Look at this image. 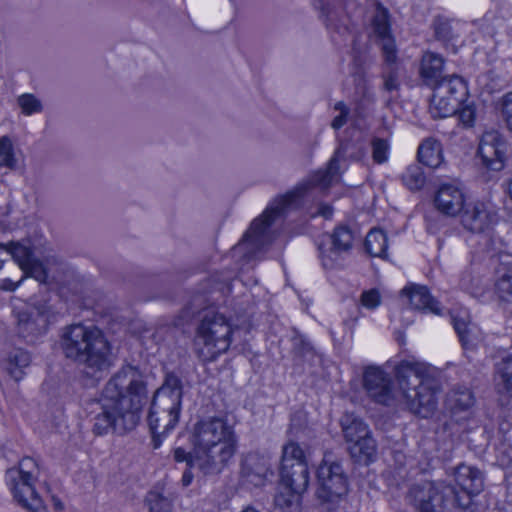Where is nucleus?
I'll return each instance as SVG.
<instances>
[{"mask_svg": "<svg viewBox=\"0 0 512 512\" xmlns=\"http://www.w3.org/2000/svg\"><path fill=\"white\" fill-rule=\"evenodd\" d=\"M394 374L398 393L389 374L380 367H367L363 373V387L367 395L378 404H403L410 412L429 417L436 408L439 392L434 369L425 363L402 360L395 366Z\"/></svg>", "mask_w": 512, "mask_h": 512, "instance_id": "f257e3e1", "label": "nucleus"}, {"mask_svg": "<svg viewBox=\"0 0 512 512\" xmlns=\"http://www.w3.org/2000/svg\"><path fill=\"white\" fill-rule=\"evenodd\" d=\"M147 399L143 373L131 365L122 367L102 391L101 412L94 418L93 432L97 435L109 431L124 434L133 430L140 421Z\"/></svg>", "mask_w": 512, "mask_h": 512, "instance_id": "f03ea898", "label": "nucleus"}, {"mask_svg": "<svg viewBox=\"0 0 512 512\" xmlns=\"http://www.w3.org/2000/svg\"><path fill=\"white\" fill-rule=\"evenodd\" d=\"M339 174V161L333 156L325 170H318L299 182L286 194L278 196L266 208L261 217L255 219L242 240L233 248V254L242 253L247 260L255 259L266 251L273 241L269 231L273 221L292 209L302 207L304 200L315 189L325 192Z\"/></svg>", "mask_w": 512, "mask_h": 512, "instance_id": "7ed1b4c3", "label": "nucleus"}, {"mask_svg": "<svg viewBox=\"0 0 512 512\" xmlns=\"http://www.w3.org/2000/svg\"><path fill=\"white\" fill-rule=\"evenodd\" d=\"M190 441L191 451L178 447L174 450V459L186 462L190 468H197L204 476L219 474L237 450L233 427L219 417L198 421Z\"/></svg>", "mask_w": 512, "mask_h": 512, "instance_id": "20e7f679", "label": "nucleus"}, {"mask_svg": "<svg viewBox=\"0 0 512 512\" xmlns=\"http://www.w3.org/2000/svg\"><path fill=\"white\" fill-rule=\"evenodd\" d=\"M61 348L65 357L94 375L112 365L111 345L101 329L94 325L72 324L61 336Z\"/></svg>", "mask_w": 512, "mask_h": 512, "instance_id": "39448f33", "label": "nucleus"}, {"mask_svg": "<svg viewBox=\"0 0 512 512\" xmlns=\"http://www.w3.org/2000/svg\"><path fill=\"white\" fill-rule=\"evenodd\" d=\"M233 329L221 313L207 310L201 317L195 332L194 348L203 362H212L225 353L232 343Z\"/></svg>", "mask_w": 512, "mask_h": 512, "instance_id": "423d86ee", "label": "nucleus"}, {"mask_svg": "<svg viewBox=\"0 0 512 512\" xmlns=\"http://www.w3.org/2000/svg\"><path fill=\"white\" fill-rule=\"evenodd\" d=\"M406 500L417 512H443L447 507L465 506L469 497H455L453 486L444 481L424 480L409 487Z\"/></svg>", "mask_w": 512, "mask_h": 512, "instance_id": "0eeeda50", "label": "nucleus"}, {"mask_svg": "<svg viewBox=\"0 0 512 512\" xmlns=\"http://www.w3.org/2000/svg\"><path fill=\"white\" fill-rule=\"evenodd\" d=\"M39 474V466L31 457L22 458L17 467L6 471V482L13 498L29 512H48L35 487Z\"/></svg>", "mask_w": 512, "mask_h": 512, "instance_id": "6e6552de", "label": "nucleus"}, {"mask_svg": "<svg viewBox=\"0 0 512 512\" xmlns=\"http://www.w3.org/2000/svg\"><path fill=\"white\" fill-rule=\"evenodd\" d=\"M430 113L433 118H445L456 114L457 109L468 94L465 81L458 75L443 78L442 82L431 87Z\"/></svg>", "mask_w": 512, "mask_h": 512, "instance_id": "1a4fd4ad", "label": "nucleus"}, {"mask_svg": "<svg viewBox=\"0 0 512 512\" xmlns=\"http://www.w3.org/2000/svg\"><path fill=\"white\" fill-rule=\"evenodd\" d=\"M280 480L285 488L303 493L309 485V470L302 448L295 442L283 447Z\"/></svg>", "mask_w": 512, "mask_h": 512, "instance_id": "9d476101", "label": "nucleus"}, {"mask_svg": "<svg viewBox=\"0 0 512 512\" xmlns=\"http://www.w3.org/2000/svg\"><path fill=\"white\" fill-rule=\"evenodd\" d=\"M317 497L323 502H333L348 492V479L339 462L326 460L317 470Z\"/></svg>", "mask_w": 512, "mask_h": 512, "instance_id": "9b49d317", "label": "nucleus"}, {"mask_svg": "<svg viewBox=\"0 0 512 512\" xmlns=\"http://www.w3.org/2000/svg\"><path fill=\"white\" fill-rule=\"evenodd\" d=\"M17 317V332L29 343H34L43 336L52 321L51 307L46 303H37L26 309L19 310Z\"/></svg>", "mask_w": 512, "mask_h": 512, "instance_id": "f8f14e48", "label": "nucleus"}, {"mask_svg": "<svg viewBox=\"0 0 512 512\" xmlns=\"http://www.w3.org/2000/svg\"><path fill=\"white\" fill-rule=\"evenodd\" d=\"M182 396V380L174 373H168L161 387L153 395L150 410L153 413H180Z\"/></svg>", "mask_w": 512, "mask_h": 512, "instance_id": "ddd939ff", "label": "nucleus"}, {"mask_svg": "<svg viewBox=\"0 0 512 512\" xmlns=\"http://www.w3.org/2000/svg\"><path fill=\"white\" fill-rule=\"evenodd\" d=\"M497 220V212L492 205L482 201L467 203L461 214L463 227L472 233L489 230Z\"/></svg>", "mask_w": 512, "mask_h": 512, "instance_id": "4468645a", "label": "nucleus"}, {"mask_svg": "<svg viewBox=\"0 0 512 512\" xmlns=\"http://www.w3.org/2000/svg\"><path fill=\"white\" fill-rule=\"evenodd\" d=\"M353 232L346 226L335 228L331 235L319 244V252L324 267H332L338 256L352 248Z\"/></svg>", "mask_w": 512, "mask_h": 512, "instance_id": "2eb2a0df", "label": "nucleus"}, {"mask_svg": "<svg viewBox=\"0 0 512 512\" xmlns=\"http://www.w3.org/2000/svg\"><path fill=\"white\" fill-rule=\"evenodd\" d=\"M506 144L497 131H489L483 134L479 155L483 164L492 171H500L504 167Z\"/></svg>", "mask_w": 512, "mask_h": 512, "instance_id": "dca6fc26", "label": "nucleus"}, {"mask_svg": "<svg viewBox=\"0 0 512 512\" xmlns=\"http://www.w3.org/2000/svg\"><path fill=\"white\" fill-rule=\"evenodd\" d=\"M455 481L460 487L457 490L453 486L455 497L466 494L469 497V502L465 506H455L456 508L466 509L472 502V496L479 494L483 490L484 480L482 472L472 466L465 464L458 465L454 470Z\"/></svg>", "mask_w": 512, "mask_h": 512, "instance_id": "f3484780", "label": "nucleus"}, {"mask_svg": "<svg viewBox=\"0 0 512 512\" xmlns=\"http://www.w3.org/2000/svg\"><path fill=\"white\" fill-rule=\"evenodd\" d=\"M463 189L452 183L442 184L434 197V203L438 211L447 216H456L466 206Z\"/></svg>", "mask_w": 512, "mask_h": 512, "instance_id": "a211bd4d", "label": "nucleus"}, {"mask_svg": "<svg viewBox=\"0 0 512 512\" xmlns=\"http://www.w3.org/2000/svg\"><path fill=\"white\" fill-rule=\"evenodd\" d=\"M372 25L375 35L381 41V48L384 58L388 61H392L394 58H396V46L395 41L391 35L389 12L380 4L377 6Z\"/></svg>", "mask_w": 512, "mask_h": 512, "instance_id": "6ab92c4d", "label": "nucleus"}, {"mask_svg": "<svg viewBox=\"0 0 512 512\" xmlns=\"http://www.w3.org/2000/svg\"><path fill=\"white\" fill-rule=\"evenodd\" d=\"M242 475L254 486L263 485L268 475H272L268 459L257 453L247 455L242 465Z\"/></svg>", "mask_w": 512, "mask_h": 512, "instance_id": "aec40b11", "label": "nucleus"}, {"mask_svg": "<svg viewBox=\"0 0 512 512\" xmlns=\"http://www.w3.org/2000/svg\"><path fill=\"white\" fill-rule=\"evenodd\" d=\"M452 324L465 350L474 349L480 341V330L466 312L451 315Z\"/></svg>", "mask_w": 512, "mask_h": 512, "instance_id": "412c9836", "label": "nucleus"}, {"mask_svg": "<svg viewBox=\"0 0 512 512\" xmlns=\"http://www.w3.org/2000/svg\"><path fill=\"white\" fill-rule=\"evenodd\" d=\"M444 58L437 53L427 51L422 55L420 62V77L425 85L432 87L440 82L443 78Z\"/></svg>", "mask_w": 512, "mask_h": 512, "instance_id": "4be33fe9", "label": "nucleus"}, {"mask_svg": "<svg viewBox=\"0 0 512 512\" xmlns=\"http://www.w3.org/2000/svg\"><path fill=\"white\" fill-rule=\"evenodd\" d=\"M402 294L405 295L416 310L425 312H431L433 314H441V309L438 301H436L425 286L411 285L402 290Z\"/></svg>", "mask_w": 512, "mask_h": 512, "instance_id": "5701e85b", "label": "nucleus"}, {"mask_svg": "<svg viewBox=\"0 0 512 512\" xmlns=\"http://www.w3.org/2000/svg\"><path fill=\"white\" fill-rule=\"evenodd\" d=\"M496 275L495 290L498 298L512 305V261H501Z\"/></svg>", "mask_w": 512, "mask_h": 512, "instance_id": "b1692460", "label": "nucleus"}, {"mask_svg": "<svg viewBox=\"0 0 512 512\" xmlns=\"http://www.w3.org/2000/svg\"><path fill=\"white\" fill-rule=\"evenodd\" d=\"M417 156L422 164L430 168L439 167L443 161L440 142L433 138L425 139L418 148Z\"/></svg>", "mask_w": 512, "mask_h": 512, "instance_id": "393cba45", "label": "nucleus"}, {"mask_svg": "<svg viewBox=\"0 0 512 512\" xmlns=\"http://www.w3.org/2000/svg\"><path fill=\"white\" fill-rule=\"evenodd\" d=\"M343 436L346 442L354 443L361 436H366L369 432L368 426L361 418L353 413H345L340 419Z\"/></svg>", "mask_w": 512, "mask_h": 512, "instance_id": "a878e982", "label": "nucleus"}, {"mask_svg": "<svg viewBox=\"0 0 512 512\" xmlns=\"http://www.w3.org/2000/svg\"><path fill=\"white\" fill-rule=\"evenodd\" d=\"M180 413L156 412L149 410L148 424L154 436L165 435L175 427Z\"/></svg>", "mask_w": 512, "mask_h": 512, "instance_id": "bb28decb", "label": "nucleus"}, {"mask_svg": "<svg viewBox=\"0 0 512 512\" xmlns=\"http://www.w3.org/2000/svg\"><path fill=\"white\" fill-rule=\"evenodd\" d=\"M30 362L31 356L27 351L15 349L8 356L6 370L14 380L19 381L24 375V368L28 367Z\"/></svg>", "mask_w": 512, "mask_h": 512, "instance_id": "cd10ccee", "label": "nucleus"}, {"mask_svg": "<svg viewBox=\"0 0 512 512\" xmlns=\"http://www.w3.org/2000/svg\"><path fill=\"white\" fill-rule=\"evenodd\" d=\"M314 5L321 12V17L327 27L339 29L337 22L342 15L339 0H313Z\"/></svg>", "mask_w": 512, "mask_h": 512, "instance_id": "c85d7f7f", "label": "nucleus"}, {"mask_svg": "<svg viewBox=\"0 0 512 512\" xmlns=\"http://www.w3.org/2000/svg\"><path fill=\"white\" fill-rule=\"evenodd\" d=\"M366 251L373 257L386 258L388 239L381 229H372L365 238Z\"/></svg>", "mask_w": 512, "mask_h": 512, "instance_id": "c756f323", "label": "nucleus"}, {"mask_svg": "<svg viewBox=\"0 0 512 512\" xmlns=\"http://www.w3.org/2000/svg\"><path fill=\"white\" fill-rule=\"evenodd\" d=\"M446 404L453 413H456L470 408L474 404V397L469 389L459 387L447 394Z\"/></svg>", "mask_w": 512, "mask_h": 512, "instance_id": "7c9ffc66", "label": "nucleus"}, {"mask_svg": "<svg viewBox=\"0 0 512 512\" xmlns=\"http://www.w3.org/2000/svg\"><path fill=\"white\" fill-rule=\"evenodd\" d=\"M376 452V442L371 437L370 431L366 436H361L360 439L355 441L350 447L352 457L357 458L360 462H369L372 460Z\"/></svg>", "mask_w": 512, "mask_h": 512, "instance_id": "2f4dec72", "label": "nucleus"}, {"mask_svg": "<svg viewBox=\"0 0 512 512\" xmlns=\"http://www.w3.org/2000/svg\"><path fill=\"white\" fill-rule=\"evenodd\" d=\"M22 271L24 279L26 277H32L38 282L45 284L58 280V276L55 271H53L52 267L44 266L35 258Z\"/></svg>", "mask_w": 512, "mask_h": 512, "instance_id": "473e14b6", "label": "nucleus"}, {"mask_svg": "<svg viewBox=\"0 0 512 512\" xmlns=\"http://www.w3.org/2000/svg\"><path fill=\"white\" fill-rule=\"evenodd\" d=\"M396 58L388 61L384 58L385 64L382 68L381 78L383 79V89L387 92L396 91L400 87L399 70L396 64Z\"/></svg>", "mask_w": 512, "mask_h": 512, "instance_id": "72a5a7b5", "label": "nucleus"}, {"mask_svg": "<svg viewBox=\"0 0 512 512\" xmlns=\"http://www.w3.org/2000/svg\"><path fill=\"white\" fill-rule=\"evenodd\" d=\"M4 253L6 256H11L21 270L27 267L35 258L32 249L20 243L9 244L8 249Z\"/></svg>", "mask_w": 512, "mask_h": 512, "instance_id": "f704fd0d", "label": "nucleus"}, {"mask_svg": "<svg viewBox=\"0 0 512 512\" xmlns=\"http://www.w3.org/2000/svg\"><path fill=\"white\" fill-rule=\"evenodd\" d=\"M18 160L12 140L8 136L0 138V167L15 170Z\"/></svg>", "mask_w": 512, "mask_h": 512, "instance_id": "c9c22d12", "label": "nucleus"}, {"mask_svg": "<svg viewBox=\"0 0 512 512\" xmlns=\"http://www.w3.org/2000/svg\"><path fill=\"white\" fill-rule=\"evenodd\" d=\"M402 181L410 190H419L424 186L426 177L422 168L414 164L407 167L402 175Z\"/></svg>", "mask_w": 512, "mask_h": 512, "instance_id": "e433bc0d", "label": "nucleus"}, {"mask_svg": "<svg viewBox=\"0 0 512 512\" xmlns=\"http://www.w3.org/2000/svg\"><path fill=\"white\" fill-rule=\"evenodd\" d=\"M495 371L500 377L504 389L512 395V355L501 358L496 363Z\"/></svg>", "mask_w": 512, "mask_h": 512, "instance_id": "4c0bfd02", "label": "nucleus"}, {"mask_svg": "<svg viewBox=\"0 0 512 512\" xmlns=\"http://www.w3.org/2000/svg\"><path fill=\"white\" fill-rule=\"evenodd\" d=\"M149 512H172V500L157 491H150L146 497Z\"/></svg>", "mask_w": 512, "mask_h": 512, "instance_id": "58836bf2", "label": "nucleus"}, {"mask_svg": "<svg viewBox=\"0 0 512 512\" xmlns=\"http://www.w3.org/2000/svg\"><path fill=\"white\" fill-rule=\"evenodd\" d=\"M17 104L21 108V112L26 116L41 113L43 111V104L41 100L31 93H24L18 96Z\"/></svg>", "mask_w": 512, "mask_h": 512, "instance_id": "ea45409f", "label": "nucleus"}, {"mask_svg": "<svg viewBox=\"0 0 512 512\" xmlns=\"http://www.w3.org/2000/svg\"><path fill=\"white\" fill-rule=\"evenodd\" d=\"M286 489V493L276 495L275 504L281 509H290V512H297L301 493H296L289 488Z\"/></svg>", "mask_w": 512, "mask_h": 512, "instance_id": "a19ab883", "label": "nucleus"}, {"mask_svg": "<svg viewBox=\"0 0 512 512\" xmlns=\"http://www.w3.org/2000/svg\"><path fill=\"white\" fill-rule=\"evenodd\" d=\"M372 158L375 163L383 164L388 160L389 144L387 140L381 138H374L371 141Z\"/></svg>", "mask_w": 512, "mask_h": 512, "instance_id": "79ce46f5", "label": "nucleus"}, {"mask_svg": "<svg viewBox=\"0 0 512 512\" xmlns=\"http://www.w3.org/2000/svg\"><path fill=\"white\" fill-rule=\"evenodd\" d=\"M360 301L365 308L375 309L381 303L380 292L375 288L364 291L361 294Z\"/></svg>", "mask_w": 512, "mask_h": 512, "instance_id": "37998d69", "label": "nucleus"}, {"mask_svg": "<svg viewBox=\"0 0 512 512\" xmlns=\"http://www.w3.org/2000/svg\"><path fill=\"white\" fill-rule=\"evenodd\" d=\"M435 36L439 40L447 41L452 38V28L450 23L442 18L434 21Z\"/></svg>", "mask_w": 512, "mask_h": 512, "instance_id": "c03bdc74", "label": "nucleus"}, {"mask_svg": "<svg viewBox=\"0 0 512 512\" xmlns=\"http://www.w3.org/2000/svg\"><path fill=\"white\" fill-rule=\"evenodd\" d=\"M334 109L339 111V115L332 120L331 126L333 129L338 130L346 124L350 109L342 101L337 102Z\"/></svg>", "mask_w": 512, "mask_h": 512, "instance_id": "a18cd8bd", "label": "nucleus"}, {"mask_svg": "<svg viewBox=\"0 0 512 512\" xmlns=\"http://www.w3.org/2000/svg\"><path fill=\"white\" fill-rule=\"evenodd\" d=\"M456 113L458 114L459 121L465 127H472L474 125L476 110L473 105H466L462 107L460 110L458 108Z\"/></svg>", "mask_w": 512, "mask_h": 512, "instance_id": "49530a36", "label": "nucleus"}, {"mask_svg": "<svg viewBox=\"0 0 512 512\" xmlns=\"http://www.w3.org/2000/svg\"><path fill=\"white\" fill-rule=\"evenodd\" d=\"M501 110L504 116L507 128L512 132V92L502 98Z\"/></svg>", "mask_w": 512, "mask_h": 512, "instance_id": "de8ad7c7", "label": "nucleus"}, {"mask_svg": "<svg viewBox=\"0 0 512 512\" xmlns=\"http://www.w3.org/2000/svg\"><path fill=\"white\" fill-rule=\"evenodd\" d=\"M294 351L301 357L313 356L314 350L311 344L302 338L295 339Z\"/></svg>", "mask_w": 512, "mask_h": 512, "instance_id": "09e8293b", "label": "nucleus"}, {"mask_svg": "<svg viewBox=\"0 0 512 512\" xmlns=\"http://www.w3.org/2000/svg\"><path fill=\"white\" fill-rule=\"evenodd\" d=\"M332 214H333V208L331 205H329L327 203H319L317 211L312 212L311 216L312 217L322 216L326 219H329V218H331Z\"/></svg>", "mask_w": 512, "mask_h": 512, "instance_id": "8fccbe9b", "label": "nucleus"}, {"mask_svg": "<svg viewBox=\"0 0 512 512\" xmlns=\"http://www.w3.org/2000/svg\"><path fill=\"white\" fill-rule=\"evenodd\" d=\"M23 280L24 276L19 281H13L9 278L0 279V288L6 291H15Z\"/></svg>", "mask_w": 512, "mask_h": 512, "instance_id": "3c124183", "label": "nucleus"}, {"mask_svg": "<svg viewBox=\"0 0 512 512\" xmlns=\"http://www.w3.org/2000/svg\"><path fill=\"white\" fill-rule=\"evenodd\" d=\"M192 469L193 468H190L188 466V469L186 471H184L183 476H182V484H183V486H188V485L191 484V482L193 480ZM195 469L198 470L197 468H195Z\"/></svg>", "mask_w": 512, "mask_h": 512, "instance_id": "603ef678", "label": "nucleus"}, {"mask_svg": "<svg viewBox=\"0 0 512 512\" xmlns=\"http://www.w3.org/2000/svg\"><path fill=\"white\" fill-rule=\"evenodd\" d=\"M507 194L506 208L512 213V179L507 184Z\"/></svg>", "mask_w": 512, "mask_h": 512, "instance_id": "864d4df0", "label": "nucleus"}, {"mask_svg": "<svg viewBox=\"0 0 512 512\" xmlns=\"http://www.w3.org/2000/svg\"><path fill=\"white\" fill-rule=\"evenodd\" d=\"M52 500H53V503H54V506H55L56 510H62L63 509V504H62V502L58 498L53 497Z\"/></svg>", "mask_w": 512, "mask_h": 512, "instance_id": "5fc2aeb1", "label": "nucleus"}, {"mask_svg": "<svg viewBox=\"0 0 512 512\" xmlns=\"http://www.w3.org/2000/svg\"><path fill=\"white\" fill-rule=\"evenodd\" d=\"M194 302H192L191 304H189L187 307H186V310H187V314H191V315H194V313L196 312L195 309H194Z\"/></svg>", "mask_w": 512, "mask_h": 512, "instance_id": "6e6d98bb", "label": "nucleus"}, {"mask_svg": "<svg viewBox=\"0 0 512 512\" xmlns=\"http://www.w3.org/2000/svg\"><path fill=\"white\" fill-rule=\"evenodd\" d=\"M52 264L59 266V268H62V266H63V263L55 257L51 258V265Z\"/></svg>", "mask_w": 512, "mask_h": 512, "instance_id": "4d7b16f0", "label": "nucleus"}, {"mask_svg": "<svg viewBox=\"0 0 512 512\" xmlns=\"http://www.w3.org/2000/svg\"><path fill=\"white\" fill-rule=\"evenodd\" d=\"M242 512H259V511L255 510L254 508L248 507L245 510H243Z\"/></svg>", "mask_w": 512, "mask_h": 512, "instance_id": "13d9d810", "label": "nucleus"}, {"mask_svg": "<svg viewBox=\"0 0 512 512\" xmlns=\"http://www.w3.org/2000/svg\"><path fill=\"white\" fill-rule=\"evenodd\" d=\"M356 77L359 78V79H364V73L363 72H358L356 74Z\"/></svg>", "mask_w": 512, "mask_h": 512, "instance_id": "bf43d9fd", "label": "nucleus"}, {"mask_svg": "<svg viewBox=\"0 0 512 512\" xmlns=\"http://www.w3.org/2000/svg\"><path fill=\"white\" fill-rule=\"evenodd\" d=\"M4 261H5L4 259H1V258H0V270L3 268V262H4Z\"/></svg>", "mask_w": 512, "mask_h": 512, "instance_id": "052dcab7", "label": "nucleus"}, {"mask_svg": "<svg viewBox=\"0 0 512 512\" xmlns=\"http://www.w3.org/2000/svg\"><path fill=\"white\" fill-rule=\"evenodd\" d=\"M200 300H202V297H201V296H198V297L195 299V301H200Z\"/></svg>", "mask_w": 512, "mask_h": 512, "instance_id": "680f3d73", "label": "nucleus"}]
</instances>
